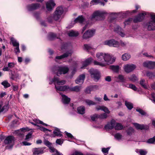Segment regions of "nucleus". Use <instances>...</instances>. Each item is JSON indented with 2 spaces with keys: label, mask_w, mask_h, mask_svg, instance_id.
<instances>
[{
  "label": "nucleus",
  "mask_w": 155,
  "mask_h": 155,
  "mask_svg": "<svg viewBox=\"0 0 155 155\" xmlns=\"http://www.w3.org/2000/svg\"><path fill=\"white\" fill-rule=\"evenodd\" d=\"M51 82H54L55 88L57 91H64L69 89V87L67 85L63 86H56L55 83L56 82L58 85H63L65 84L66 81L65 80H61L60 81L59 78L54 77L52 79Z\"/></svg>",
  "instance_id": "nucleus-1"
},
{
  "label": "nucleus",
  "mask_w": 155,
  "mask_h": 155,
  "mask_svg": "<svg viewBox=\"0 0 155 155\" xmlns=\"http://www.w3.org/2000/svg\"><path fill=\"white\" fill-rule=\"evenodd\" d=\"M91 78L96 82L100 79L101 75L100 72L97 69L91 68L89 70Z\"/></svg>",
  "instance_id": "nucleus-2"
},
{
  "label": "nucleus",
  "mask_w": 155,
  "mask_h": 155,
  "mask_svg": "<svg viewBox=\"0 0 155 155\" xmlns=\"http://www.w3.org/2000/svg\"><path fill=\"white\" fill-rule=\"evenodd\" d=\"M96 57L98 59V60L101 62L95 61L94 62V64L95 65H100L102 67L104 66L105 65V64L102 63L105 61L104 54L102 53H98L96 54Z\"/></svg>",
  "instance_id": "nucleus-3"
},
{
  "label": "nucleus",
  "mask_w": 155,
  "mask_h": 155,
  "mask_svg": "<svg viewBox=\"0 0 155 155\" xmlns=\"http://www.w3.org/2000/svg\"><path fill=\"white\" fill-rule=\"evenodd\" d=\"M63 12L64 10L62 7H57L53 15L54 20L56 21L58 20Z\"/></svg>",
  "instance_id": "nucleus-4"
},
{
  "label": "nucleus",
  "mask_w": 155,
  "mask_h": 155,
  "mask_svg": "<svg viewBox=\"0 0 155 155\" xmlns=\"http://www.w3.org/2000/svg\"><path fill=\"white\" fill-rule=\"evenodd\" d=\"M104 15L103 13L101 12L98 11H97L93 13L91 17V20L95 19L96 20H100L103 18Z\"/></svg>",
  "instance_id": "nucleus-5"
},
{
  "label": "nucleus",
  "mask_w": 155,
  "mask_h": 155,
  "mask_svg": "<svg viewBox=\"0 0 155 155\" xmlns=\"http://www.w3.org/2000/svg\"><path fill=\"white\" fill-rule=\"evenodd\" d=\"M104 45H107L110 47H118L119 45V43L117 41L114 39H111L105 41L104 42Z\"/></svg>",
  "instance_id": "nucleus-6"
},
{
  "label": "nucleus",
  "mask_w": 155,
  "mask_h": 155,
  "mask_svg": "<svg viewBox=\"0 0 155 155\" xmlns=\"http://www.w3.org/2000/svg\"><path fill=\"white\" fill-rule=\"evenodd\" d=\"M95 33L94 30L89 29L86 31L83 34V38L84 39H87L93 37Z\"/></svg>",
  "instance_id": "nucleus-7"
},
{
  "label": "nucleus",
  "mask_w": 155,
  "mask_h": 155,
  "mask_svg": "<svg viewBox=\"0 0 155 155\" xmlns=\"http://www.w3.org/2000/svg\"><path fill=\"white\" fill-rule=\"evenodd\" d=\"M147 12H143L139 14L138 15L135 17L133 21L134 23L141 21L144 19V16L147 15Z\"/></svg>",
  "instance_id": "nucleus-8"
},
{
  "label": "nucleus",
  "mask_w": 155,
  "mask_h": 155,
  "mask_svg": "<svg viewBox=\"0 0 155 155\" xmlns=\"http://www.w3.org/2000/svg\"><path fill=\"white\" fill-rule=\"evenodd\" d=\"M124 68L125 72L129 73L133 71L136 68V66L133 64H127L124 65Z\"/></svg>",
  "instance_id": "nucleus-9"
},
{
  "label": "nucleus",
  "mask_w": 155,
  "mask_h": 155,
  "mask_svg": "<svg viewBox=\"0 0 155 155\" xmlns=\"http://www.w3.org/2000/svg\"><path fill=\"white\" fill-rule=\"evenodd\" d=\"M72 53V51L71 50H70L66 52V53H64L61 56H56L55 58V61L57 62L58 60L64 58H67L68 56H71V55Z\"/></svg>",
  "instance_id": "nucleus-10"
},
{
  "label": "nucleus",
  "mask_w": 155,
  "mask_h": 155,
  "mask_svg": "<svg viewBox=\"0 0 155 155\" xmlns=\"http://www.w3.org/2000/svg\"><path fill=\"white\" fill-rule=\"evenodd\" d=\"M134 125L138 130H148L149 129V127L147 125L139 124L137 123H134Z\"/></svg>",
  "instance_id": "nucleus-11"
},
{
  "label": "nucleus",
  "mask_w": 155,
  "mask_h": 155,
  "mask_svg": "<svg viewBox=\"0 0 155 155\" xmlns=\"http://www.w3.org/2000/svg\"><path fill=\"white\" fill-rule=\"evenodd\" d=\"M59 72L57 74V76L61 74L67 73L69 70V68L66 66H60Z\"/></svg>",
  "instance_id": "nucleus-12"
},
{
  "label": "nucleus",
  "mask_w": 155,
  "mask_h": 155,
  "mask_svg": "<svg viewBox=\"0 0 155 155\" xmlns=\"http://www.w3.org/2000/svg\"><path fill=\"white\" fill-rule=\"evenodd\" d=\"M40 4L39 3L32 4L28 5L27 8L29 11H32L38 9L40 7Z\"/></svg>",
  "instance_id": "nucleus-13"
},
{
  "label": "nucleus",
  "mask_w": 155,
  "mask_h": 155,
  "mask_svg": "<svg viewBox=\"0 0 155 155\" xmlns=\"http://www.w3.org/2000/svg\"><path fill=\"white\" fill-rule=\"evenodd\" d=\"M104 56L105 61L107 63L112 64L115 61V59L112 58L109 54H104Z\"/></svg>",
  "instance_id": "nucleus-14"
},
{
  "label": "nucleus",
  "mask_w": 155,
  "mask_h": 155,
  "mask_svg": "<svg viewBox=\"0 0 155 155\" xmlns=\"http://www.w3.org/2000/svg\"><path fill=\"white\" fill-rule=\"evenodd\" d=\"M55 4L53 0H50L46 4V8L48 11H51L55 6Z\"/></svg>",
  "instance_id": "nucleus-15"
},
{
  "label": "nucleus",
  "mask_w": 155,
  "mask_h": 155,
  "mask_svg": "<svg viewBox=\"0 0 155 155\" xmlns=\"http://www.w3.org/2000/svg\"><path fill=\"white\" fill-rule=\"evenodd\" d=\"M114 32L117 33L122 37H124L125 35L124 33L123 32V30L119 26L117 25L114 29Z\"/></svg>",
  "instance_id": "nucleus-16"
},
{
  "label": "nucleus",
  "mask_w": 155,
  "mask_h": 155,
  "mask_svg": "<svg viewBox=\"0 0 155 155\" xmlns=\"http://www.w3.org/2000/svg\"><path fill=\"white\" fill-rule=\"evenodd\" d=\"M115 121L112 120L110 123H108L104 126V128L106 130L112 129L115 127Z\"/></svg>",
  "instance_id": "nucleus-17"
},
{
  "label": "nucleus",
  "mask_w": 155,
  "mask_h": 155,
  "mask_svg": "<svg viewBox=\"0 0 155 155\" xmlns=\"http://www.w3.org/2000/svg\"><path fill=\"white\" fill-rule=\"evenodd\" d=\"M85 78V75L84 74L80 75L75 80L76 84H82Z\"/></svg>",
  "instance_id": "nucleus-18"
},
{
  "label": "nucleus",
  "mask_w": 155,
  "mask_h": 155,
  "mask_svg": "<svg viewBox=\"0 0 155 155\" xmlns=\"http://www.w3.org/2000/svg\"><path fill=\"white\" fill-rule=\"evenodd\" d=\"M60 94L62 97V100L63 103L64 104H69L70 101L71 99L65 95L62 94V93H60Z\"/></svg>",
  "instance_id": "nucleus-19"
},
{
  "label": "nucleus",
  "mask_w": 155,
  "mask_h": 155,
  "mask_svg": "<svg viewBox=\"0 0 155 155\" xmlns=\"http://www.w3.org/2000/svg\"><path fill=\"white\" fill-rule=\"evenodd\" d=\"M117 80L116 82L118 83L120 82L122 84H125L126 81V78L121 74H119L116 77Z\"/></svg>",
  "instance_id": "nucleus-20"
},
{
  "label": "nucleus",
  "mask_w": 155,
  "mask_h": 155,
  "mask_svg": "<svg viewBox=\"0 0 155 155\" xmlns=\"http://www.w3.org/2000/svg\"><path fill=\"white\" fill-rule=\"evenodd\" d=\"M14 140V137L13 136H8L6 137L4 140V143L6 145L10 144L12 143Z\"/></svg>",
  "instance_id": "nucleus-21"
},
{
  "label": "nucleus",
  "mask_w": 155,
  "mask_h": 155,
  "mask_svg": "<svg viewBox=\"0 0 155 155\" xmlns=\"http://www.w3.org/2000/svg\"><path fill=\"white\" fill-rule=\"evenodd\" d=\"M147 29L149 31L155 30V23L153 22L149 21L147 23Z\"/></svg>",
  "instance_id": "nucleus-22"
},
{
  "label": "nucleus",
  "mask_w": 155,
  "mask_h": 155,
  "mask_svg": "<svg viewBox=\"0 0 155 155\" xmlns=\"http://www.w3.org/2000/svg\"><path fill=\"white\" fill-rule=\"evenodd\" d=\"M34 155H39L43 153V150L41 148H34L33 150Z\"/></svg>",
  "instance_id": "nucleus-23"
},
{
  "label": "nucleus",
  "mask_w": 155,
  "mask_h": 155,
  "mask_svg": "<svg viewBox=\"0 0 155 155\" xmlns=\"http://www.w3.org/2000/svg\"><path fill=\"white\" fill-rule=\"evenodd\" d=\"M93 59L91 58H89L86 59L83 63L82 66L81 68L82 69L88 65L92 61Z\"/></svg>",
  "instance_id": "nucleus-24"
},
{
  "label": "nucleus",
  "mask_w": 155,
  "mask_h": 155,
  "mask_svg": "<svg viewBox=\"0 0 155 155\" xmlns=\"http://www.w3.org/2000/svg\"><path fill=\"white\" fill-rule=\"evenodd\" d=\"M121 85L123 86L131 89L134 91H136L137 90V88L133 84H128L123 83L121 84Z\"/></svg>",
  "instance_id": "nucleus-25"
},
{
  "label": "nucleus",
  "mask_w": 155,
  "mask_h": 155,
  "mask_svg": "<svg viewBox=\"0 0 155 155\" xmlns=\"http://www.w3.org/2000/svg\"><path fill=\"white\" fill-rule=\"evenodd\" d=\"M84 18L83 16L81 15L75 18L74 20V22L75 23L78 22L80 23H82L84 21Z\"/></svg>",
  "instance_id": "nucleus-26"
},
{
  "label": "nucleus",
  "mask_w": 155,
  "mask_h": 155,
  "mask_svg": "<svg viewBox=\"0 0 155 155\" xmlns=\"http://www.w3.org/2000/svg\"><path fill=\"white\" fill-rule=\"evenodd\" d=\"M81 87L79 86H76L74 87H69V90L71 91H74L78 92L80 91Z\"/></svg>",
  "instance_id": "nucleus-27"
},
{
  "label": "nucleus",
  "mask_w": 155,
  "mask_h": 155,
  "mask_svg": "<svg viewBox=\"0 0 155 155\" xmlns=\"http://www.w3.org/2000/svg\"><path fill=\"white\" fill-rule=\"evenodd\" d=\"M126 132L128 135L130 136L134 133V130L133 127H130L126 130Z\"/></svg>",
  "instance_id": "nucleus-28"
},
{
  "label": "nucleus",
  "mask_w": 155,
  "mask_h": 155,
  "mask_svg": "<svg viewBox=\"0 0 155 155\" xmlns=\"http://www.w3.org/2000/svg\"><path fill=\"white\" fill-rule=\"evenodd\" d=\"M53 134L55 136H59V137H62V134L61 133L60 130L57 128H56L53 131Z\"/></svg>",
  "instance_id": "nucleus-29"
},
{
  "label": "nucleus",
  "mask_w": 155,
  "mask_h": 155,
  "mask_svg": "<svg viewBox=\"0 0 155 155\" xmlns=\"http://www.w3.org/2000/svg\"><path fill=\"white\" fill-rule=\"evenodd\" d=\"M77 111L78 113L83 114L85 113V109L84 106H80L78 107Z\"/></svg>",
  "instance_id": "nucleus-30"
},
{
  "label": "nucleus",
  "mask_w": 155,
  "mask_h": 155,
  "mask_svg": "<svg viewBox=\"0 0 155 155\" xmlns=\"http://www.w3.org/2000/svg\"><path fill=\"white\" fill-rule=\"evenodd\" d=\"M110 69L112 70L114 72L118 73L119 70V66L118 65H111L110 67Z\"/></svg>",
  "instance_id": "nucleus-31"
},
{
  "label": "nucleus",
  "mask_w": 155,
  "mask_h": 155,
  "mask_svg": "<svg viewBox=\"0 0 155 155\" xmlns=\"http://www.w3.org/2000/svg\"><path fill=\"white\" fill-rule=\"evenodd\" d=\"M78 31L71 30L68 33V35L70 37H77L78 35Z\"/></svg>",
  "instance_id": "nucleus-32"
},
{
  "label": "nucleus",
  "mask_w": 155,
  "mask_h": 155,
  "mask_svg": "<svg viewBox=\"0 0 155 155\" xmlns=\"http://www.w3.org/2000/svg\"><path fill=\"white\" fill-rule=\"evenodd\" d=\"M56 34L51 33H50L48 35V38L49 40L51 41L56 39Z\"/></svg>",
  "instance_id": "nucleus-33"
},
{
  "label": "nucleus",
  "mask_w": 155,
  "mask_h": 155,
  "mask_svg": "<svg viewBox=\"0 0 155 155\" xmlns=\"http://www.w3.org/2000/svg\"><path fill=\"white\" fill-rule=\"evenodd\" d=\"M128 78L130 81H131L133 82H135L138 80L137 77L134 74L132 75L130 77H129Z\"/></svg>",
  "instance_id": "nucleus-34"
},
{
  "label": "nucleus",
  "mask_w": 155,
  "mask_h": 155,
  "mask_svg": "<svg viewBox=\"0 0 155 155\" xmlns=\"http://www.w3.org/2000/svg\"><path fill=\"white\" fill-rule=\"evenodd\" d=\"M10 40L13 46H19L18 42H17L16 40L14 38H12L10 39Z\"/></svg>",
  "instance_id": "nucleus-35"
},
{
  "label": "nucleus",
  "mask_w": 155,
  "mask_h": 155,
  "mask_svg": "<svg viewBox=\"0 0 155 155\" xmlns=\"http://www.w3.org/2000/svg\"><path fill=\"white\" fill-rule=\"evenodd\" d=\"M131 57L130 55L127 53H125L122 56V59L124 61H126L129 59Z\"/></svg>",
  "instance_id": "nucleus-36"
},
{
  "label": "nucleus",
  "mask_w": 155,
  "mask_h": 155,
  "mask_svg": "<svg viewBox=\"0 0 155 155\" xmlns=\"http://www.w3.org/2000/svg\"><path fill=\"white\" fill-rule=\"evenodd\" d=\"M139 7V6L138 5H136L135 6L136 8V10H133L132 11V12H130L129 11H127L125 12H124V13H123V14H124V15H128L129 14H131V13H135L137 11L136 10H138Z\"/></svg>",
  "instance_id": "nucleus-37"
},
{
  "label": "nucleus",
  "mask_w": 155,
  "mask_h": 155,
  "mask_svg": "<svg viewBox=\"0 0 155 155\" xmlns=\"http://www.w3.org/2000/svg\"><path fill=\"white\" fill-rule=\"evenodd\" d=\"M60 67V66H54L53 67L52 69V71L56 74L57 76L58 73L59 72Z\"/></svg>",
  "instance_id": "nucleus-38"
},
{
  "label": "nucleus",
  "mask_w": 155,
  "mask_h": 155,
  "mask_svg": "<svg viewBox=\"0 0 155 155\" xmlns=\"http://www.w3.org/2000/svg\"><path fill=\"white\" fill-rule=\"evenodd\" d=\"M85 102L87 105L89 106L95 105L97 104L96 103L94 102L91 100L87 99L85 100Z\"/></svg>",
  "instance_id": "nucleus-39"
},
{
  "label": "nucleus",
  "mask_w": 155,
  "mask_h": 155,
  "mask_svg": "<svg viewBox=\"0 0 155 155\" xmlns=\"http://www.w3.org/2000/svg\"><path fill=\"white\" fill-rule=\"evenodd\" d=\"M84 49L87 51H89L93 49L92 46L91 45L84 44Z\"/></svg>",
  "instance_id": "nucleus-40"
},
{
  "label": "nucleus",
  "mask_w": 155,
  "mask_h": 155,
  "mask_svg": "<svg viewBox=\"0 0 155 155\" xmlns=\"http://www.w3.org/2000/svg\"><path fill=\"white\" fill-rule=\"evenodd\" d=\"M125 105L127 108L130 110H131L133 107V104L129 102L125 101Z\"/></svg>",
  "instance_id": "nucleus-41"
},
{
  "label": "nucleus",
  "mask_w": 155,
  "mask_h": 155,
  "mask_svg": "<svg viewBox=\"0 0 155 155\" xmlns=\"http://www.w3.org/2000/svg\"><path fill=\"white\" fill-rule=\"evenodd\" d=\"M100 3H101V4H104V2H101L100 0H92L90 2V4L91 5H97Z\"/></svg>",
  "instance_id": "nucleus-42"
},
{
  "label": "nucleus",
  "mask_w": 155,
  "mask_h": 155,
  "mask_svg": "<svg viewBox=\"0 0 155 155\" xmlns=\"http://www.w3.org/2000/svg\"><path fill=\"white\" fill-rule=\"evenodd\" d=\"M145 80L144 79H141L140 81V84L145 89L147 88V86L145 83Z\"/></svg>",
  "instance_id": "nucleus-43"
},
{
  "label": "nucleus",
  "mask_w": 155,
  "mask_h": 155,
  "mask_svg": "<svg viewBox=\"0 0 155 155\" xmlns=\"http://www.w3.org/2000/svg\"><path fill=\"white\" fill-rule=\"evenodd\" d=\"M1 84L4 86L5 88L9 87L11 86L10 84L7 81H3L2 82Z\"/></svg>",
  "instance_id": "nucleus-44"
},
{
  "label": "nucleus",
  "mask_w": 155,
  "mask_h": 155,
  "mask_svg": "<svg viewBox=\"0 0 155 155\" xmlns=\"http://www.w3.org/2000/svg\"><path fill=\"white\" fill-rule=\"evenodd\" d=\"M108 117L107 114L105 113H104L101 114H98V118L101 119H105Z\"/></svg>",
  "instance_id": "nucleus-45"
},
{
  "label": "nucleus",
  "mask_w": 155,
  "mask_h": 155,
  "mask_svg": "<svg viewBox=\"0 0 155 155\" xmlns=\"http://www.w3.org/2000/svg\"><path fill=\"white\" fill-rule=\"evenodd\" d=\"M115 129L116 130H121L123 128V126L122 124L119 123H118L114 127Z\"/></svg>",
  "instance_id": "nucleus-46"
},
{
  "label": "nucleus",
  "mask_w": 155,
  "mask_h": 155,
  "mask_svg": "<svg viewBox=\"0 0 155 155\" xmlns=\"http://www.w3.org/2000/svg\"><path fill=\"white\" fill-rule=\"evenodd\" d=\"M155 142V136L152 138H150L148 139L147 142L148 143L152 144L153 143Z\"/></svg>",
  "instance_id": "nucleus-47"
},
{
  "label": "nucleus",
  "mask_w": 155,
  "mask_h": 155,
  "mask_svg": "<svg viewBox=\"0 0 155 155\" xmlns=\"http://www.w3.org/2000/svg\"><path fill=\"white\" fill-rule=\"evenodd\" d=\"M155 68V62L150 61L149 68L153 69Z\"/></svg>",
  "instance_id": "nucleus-48"
},
{
  "label": "nucleus",
  "mask_w": 155,
  "mask_h": 155,
  "mask_svg": "<svg viewBox=\"0 0 155 155\" xmlns=\"http://www.w3.org/2000/svg\"><path fill=\"white\" fill-rule=\"evenodd\" d=\"M146 75L149 78H151L154 76L153 73L151 72L147 71L146 73Z\"/></svg>",
  "instance_id": "nucleus-49"
},
{
  "label": "nucleus",
  "mask_w": 155,
  "mask_h": 155,
  "mask_svg": "<svg viewBox=\"0 0 155 155\" xmlns=\"http://www.w3.org/2000/svg\"><path fill=\"white\" fill-rule=\"evenodd\" d=\"M136 111L137 112H139L140 114H141L142 115H145L146 114V113L143 111L142 109L139 108L137 109H136Z\"/></svg>",
  "instance_id": "nucleus-50"
},
{
  "label": "nucleus",
  "mask_w": 155,
  "mask_h": 155,
  "mask_svg": "<svg viewBox=\"0 0 155 155\" xmlns=\"http://www.w3.org/2000/svg\"><path fill=\"white\" fill-rule=\"evenodd\" d=\"M114 137L116 139L119 140L121 139L122 137V135L119 133H117L114 135Z\"/></svg>",
  "instance_id": "nucleus-51"
},
{
  "label": "nucleus",
  "mask_w": 155,
  "mask_h": 155,
  "mask_svg": "<svg viewBox=\"0 0 155 155\" xmlns=\"http://www.w3.org/2000/svg\"><path fill=\"white\" fill-rule=\"evenodd\" d=\"M48 21L50 23H52L53 20H54L53 15H51L49 16L47 18Z\"/></svg>",
  "instance_id": "nucleus-52"
},
{
  "label": "nucleus",
  "mask_w": 155,
  "mask_h": 155,
  "mask_svg": "<svg viewBox=\"0 0 155 155\" xmlns=\"http://www.w3.org/2000/svg\"><path fill=\"white\" fill-rule=\"evenodd\" d=\"M91 120L93 121H95L96 119H98V114H95L91 117Z\"/></svg>",
  "instance_id": "nucleus-53"
},
{
  "label": "nucleus",
  "mask_w": 155,
  "mask_h": 155,
  "mask_svg": "<svg viewBox=\"0 0 155 155\" xmlns=\"http://www.w3.org/2000/svg\"><path fill=\"white\" fill-rule=\"evenodd\" d=\"M140 155H146L147 152L142 149H140L139 151Z\"/></svg>",
  "instance_id": "nucleus-54"
},
{
  "label": "nucleus",
  "mask_w": 155,
  "mask_h": 155,
  "mask_svg": "<svg viewBox=\"0 0 155 155\" xmlns=\"http://www.w3.org/2000/svg\"><path fill=\"white\" fill-rule=\"evenodd\" d=\"M102 110L105 112L106 114H109L110 113V111L108 108L105 107H102Z\"/></svg>",
  "instance_id": "nucleus-55"
},
{
  "label": "nucleus",
  "mask_w": 155,
  "mask_h": 155,
  "mask_svg": "<svg viewBox=\"0 0 155 155\" xmlns=\"http://www.w3.org/2000/svg\"><path fill=\"white\" fill-rule=\"evenodd\" d=\"M133 19L131 18H129L127 20H126L124 22V25H127L129 24L130 22L132 21Z\"/></svg>",
  "instance_id": "nucleus-56"
},
{
  "label": "nucleus",
  "mask_w": 155,
  "mask_h": 155,
  "mask_svg": "<svg viewBox=\"0 0 155 155\" xmlns=\"http://www.w3.org/2000/svg\"><path fill=\"white\" fill-rule=\"evenodd\" d=\"M44 142V144L49 147H50L51 145V143L48 140H45Z\"/></svg>",
  "instance_id": "nucleus-57"
},
{
  "label": "nucleus",
  "mask_w": 155,
  "mask_h": 155,
  "mask_svg": "<svg viewBox=\"0 0 155 155\" xmlns=\"http://www.w3.org/2000/svg\"><path fill=\"white\" fill-rule=\"evenodd\" d=\"M110 149V147L107 148H103L102 149V151L104 154L107 153Z\"/></svg>",
  "instance_id": "nucleus-58"
},
{
  "label": "nucleus",
  "mask_w": 155,
  "mask_h": 155,
  "mask_svg": "<svg viewBox=\"0 0 155 155\" xmlns=\"http://www.w3.org/2000/svg\"><path fill=\"white\" fill-rule=\"evenodd\" d=\"M37 127H38V129H40L41 130L43 131L44 132H45L47 131V130H48V129H47L42 126L37 125Z\"/></svg>",
  "instance_id": "nucleus-59"
},
{
  "label": "nucleus",
  "mask_w": 155,
  "mask_h": 155,
  "mask_svg": "<svg viewBox=\"0 0 155 155\" xmlns=\"http://www.w3.org/2000/svg\"><path fill=\"white\" fill-rule=\"evenodd\" d=\"M62 140V139L61 138L57 139L56 140V143L59 145H61L63 143V141Z\"/></svg>",
  "instance_id": "nucleus-60"
},
{
  "label": "nucleus",
  "mask_w": 155,
  "mask_h": 155,
  "mask_svg": "<svg viewBox=\"0 0 155 155\" xmlns=\"http://www.w3.org/2000/svg\"><path fill=\"white\" fill-rule=\"evenodd\" d=\"M32 134V133L31 132H30L26 136L25 140H28L29 138H30L31 137V136Z\"/></svg>",
  "instance_id": "nucleus-61"
},
{
  "label": "nucleus",
  "mask_w": 155,
  "mask_h": 155,
  "mask_svg": "<svg viewBox=\"0 0 155 155\" xmlns=\"http://www.w3.org/2000/svg\"><path fill=\"white\" fill-rule=\"evenodd\" d=\"M150 16L151 17V19L152 20L150 21H153L155 23V15L154 14H150Z\"/></svg>",
  "instance_id": "nucleus-62"
},
{
  "label": "nucleus",
  "mask_w": 155,
  "mask_h": 155,
  "mask_svg": "<svg viewBox=\"0 0 155 155\" xmlns=\"http://www.w3.org/2000/svg\"><path fill=\"white\" fill-rule=\"evenodd\" d=\"M65 133L68 137L71 138V139H72L74 138L73 136L71 133L66 131H65Z\"/></svg>",
  "instance_id": "nucleus-63"
},
{
  "label": "nucleus",
  "mask_w": 155,
  "mask_h": 155,
  "mask_svg": "<svg viewBox=\"0 0 155 155\" xmlns=\"http://www.w3.org/2000/svg\"><path fill=\"white\" fill-rule=\"evenodd\" d=\"M71 155H84L81 152L78 151H75Z\"/></svg>",
  "instance_id": "nucleus-64"
}]
</instances>
